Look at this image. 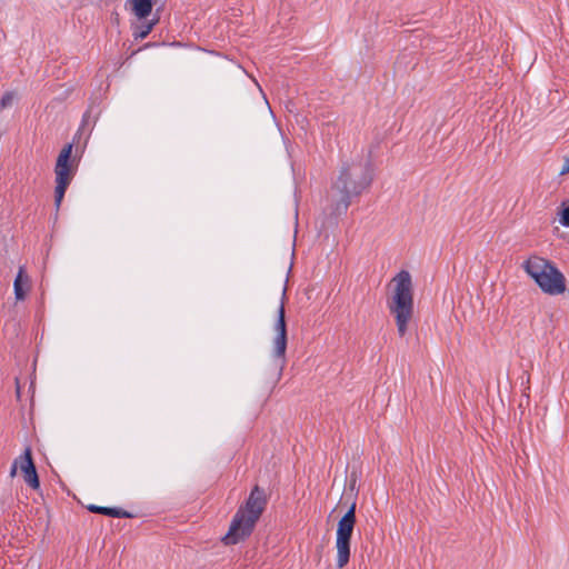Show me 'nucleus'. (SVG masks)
I'll return each instance as SVG.
<instances>
[{"instance_id":"f257e3e1","label":"nucleus","mask_w":569,"mask_h":569,"mask_svg":"<svg viewBox=\"0 0 569 569\" xmlns=\"http://www.w3.org/2000/svg\"><path fill=\"white\" fill-rule=\"evenodd\" d=\"M266 506V493L256 486L251 490L244 506L240 507L236 512L230 528L222 539L223 542L226 545H236L249 537Z\"/></svg>"},{"instance_id":"f03ea898","label":"nucleus","mask_w":569,"mask_h":569,"mask_svg":"<svg viewBox=\"0 0 569 569\" xmlns=\"http://www.w3.org/2000/svg\"><path fill=\"white\" fill-rule=\"evenodd\" d=\"M371 182L372 169L370 164L361 161H351L341 166L332 189L341 196L343 210H347L351 197L359 196Z\"/></svg>"},{"instance_id":"7ed1b4c3","label":"nucleus","mask_w":569,"mask_h":569,"mask_svg":"<svg viewBox=\"0 0 569 569\" xmlns=\"http://www.w3.org/2000/svg\"><path fill=\"white\" fill-rule=\"evenodd\" d=\"M392 283L393 291L388 306L390 312L395 316L398 333L403 337L413 313L411 276L408 271L401 270L392 279Z\"/></svg>"},{"instance_id":"20e7f679","label":"nucleus","mask_w":569,"mask_h":569,"mask_svg":"<svg viewBox=\"0 0 569 569\" xmlns=\"http://www.w3.org/2000/svg\"><path fill=\"white\" fill-rule=\"evenodd\" d=\"M526 273L533 279L540 290L550 296L562 295L566 291V278L549 260L531 256L522 263Z\"/></svg>"},{"instance_id":"39448f33","label":"nucleus","mask_w":569,"mask_h":569,"mask_svg":"<svg viewBox=\"0 0 569 569\" xmlns=\"http://www.w3.org/2000/svg\"><path fill=\"white\" fill-rule=\"evenodd\" d=\"M71 154L72 144L68 143L61 149L56 162L54 204L57 209H59L63 200L66 190L68 189L74 176L76 167L73 164V161L71 160Z\"/></svg>"},{"instance_id":"423d86ee","label":"nucleus","mask_w":569,"mask_h":569,"mask_svg":"<svg viewBox=\"0 0 569 569\" xmlns=\"http://www.w3.org/2000/svg\"><path fill=\"white\" fill-rule=\"evenodd\" d=\"M356 525V502L338 521L336 533L337 567L343 568L350 558V541Z\"/></svg>"},{"instance_id":"0eeeda50","label":"nucleus","mask_w":569,"mask_h":569,"mask_svg":"<svg viewBox=\"0 0 569 569\" xmlns=\"http://www.w3.org/2000/svg\"><path fill=\"white\" fill-rule=\"evenodd\" d=\"M284 298H286V289L282 291L281 303L278 309V317L274 323L276 337L273 339V357H274V368H276V379L279 380L282 370L286 365V349H287V326L284 319Z\"/></svg>"},{"instance_id":"6e6552de","label":"nucleus","mask_w":569,"mask_h":569,"mask_svg":"<svg viewBox=\"0 0 569 569\" xmlns=\"http://www.w3.org/2000/svg\"><path fill=\"white\" fill-rule=\"evenodd\" d=\"M18 462L26 483L32 489H38L40 487L39 477L29 447L24 449L23 455L18 457Z\"/></svg>"},{"instance_id":"1a4fd4ad","label":"nucleus","mask_w":569,"mask_h":569,"mask_svg":"<svg viewBox=\"0 0 569 569\" xmlns=\"http://www.w3.org/2000/svg\"><path fill=\"white\" fill-rule=\"evenodd\" d=\"M30 289V280L23 267L19 268L13 282L14 297L18 301L23 300Z\"/></svg>"},{"instance_id":"9d476101","label":"nucleus","mask_w":569,"mask_h":569,"mask_svg":"<svg viewBox=\"0 0 569 569\" xmlns=\"http://www.w3.org/2000/svg\"><path fill=\"white\" fill-rule=\"evenodd\" d=\"M128 2H130L131 11L138 19H144L151 13V0H129Z\"/></svg>"},{"instance_id":"9b49d317","label":"nucleus","mask_w":569,"mask_h":569,"mask_svg":"<svg viewBox=\"0 0 569 569\" xmlns=\"http://www.w3.org/2000/svg\"><path fill=\"white\" fill-rule=\"evenodd\" d=\"M88 509L92 512H97V513H101V515H106V516H110V517L128 518L131 516L129 512L123 511L121 509H117V508L99 507V506L91 505L88 507Z\"/></svg>"},{"instance_id":"f8f14e48","label":"nucleus","mask_w":569,"mask_h":569,"mask_svg":"<svg viewBox=\"0 0 569 569\" xmlns=\"http://www.w3.org/2000/svg\"><path fill=\"white\" fill-rule=\"evenodd\" d=\"M559 222L561 226L563 227H568L569 228V206L566 207L563 206L560 210H559Z\"/></svg>"},{"instance_id":"ddd939ff","label":"nucleus","mask_w":569,"mask_h":569,"mask_svg":"<svg viewBox=\"0 0 569 569\" xmlns=\"http://www.w3.org/2000/svg\"><path fill=\"white\" fill-rule=\"evenodd\" d=\"M13 100H14V93L13 92H7L1 98L0 107L2 109L10 107L13 103Z\"/></svg>"},{"instance_id":"4468645a","label":"nucleus","mask_w":569,"mask_h":569,"mask_svg":"<svg viewBox=\"0 0 569 569\" xmlns=\"http://www.w3.org/2000/svg\"><path fill=\"white\" fill-rule=\"evenodd\" d=\"M153 26H154V22H150V23L142 26L140 31L137 33V37L141 38V39L146 38L151 32Z\"/></svg>"},{"instance_id":"2eb2a0df","label":"nucleus","mask_w":569,"mask_h":569,"mask_svg":"<svg viewBox=\"0 0 569 569\" xmlns=\"http://www.w3.org/2000/svg\"><path fill=\"white\" fill-rule=\"evenodd\" d=\"M569 172V156L565 158L563 166L560 170V174H566Z\"/></svg>"},{"instance_id":"dca6fc26","label":"nucleus","mask_w":569,"mask_h":569,"mask_svg":"<svg viewBox=\"0 0 569 569\" xmlns=\"http://www.w3.org/2000/svg\"><path fill=\"white\" fill-rule=\"evenodd\" d=\"M19 468V462H18V458L13 461L12 466H11V470H10V476L11 477H14L17 475V470Z\"/></svg>"},{"instance_id":"f3484780","label":"nucleus","mask_w":569,"mask_h":569,"mask_svg":"<svg viewBox=\"0 0 569 569\" xmlns=\"http://www.w3.org/2000/svg\"><path fill=\"white\" fill-rule=\"evenodd\" d=\"M341 206L343 207L342 202L340 201V203H338V207H341Z\"/></svg>"}]
</instances>
